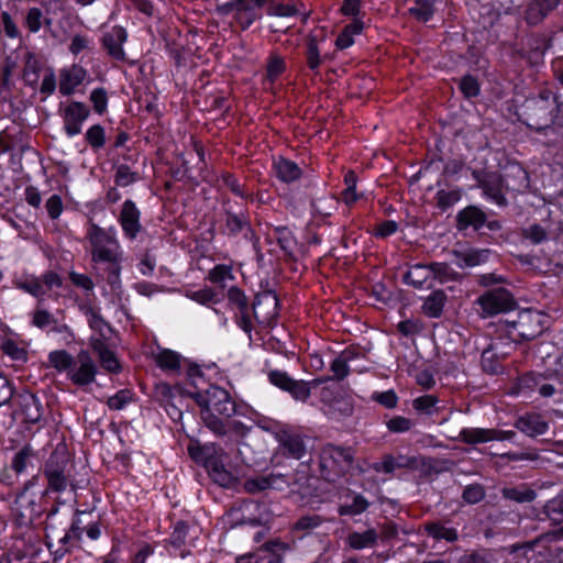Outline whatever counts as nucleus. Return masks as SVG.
<instances>
[{"label":"nucleus","mask_w":563,"mask_h":563,"mask_svg":"<svg viewBox=\"0 0 563 563\" xmlns=\"http://www.w3.org/2000/svg\"><path fill=\"white\" fill-rule=\"evenodd\" d=\"M87 239L91 245V257L95 263H106L121 258L120 244L111 231H106L92 223L88 230Z\"/></svg>","instance_id":"obj_3"},{"label":"nucleus","mask_w":563,"mask_h":563,"mask_svg":"<svg viewBox=\"0 0 563 563\" xmlns=\"http://www.w3.org/2000/svg\"><path fill=\"white\" fill-rule=\"evenodd\" d=\"M563 539V527L544 533L533 541L522 543V544H512L507 550L510 554L514 555L512 561L510 563H531V559L528 556V552L533 551L537 544L539 543H552L554 541H559Z\"/></svg>","instance_id":"obj_9"},{"label":"nucleus","mask_w":563,"mask_h":563,"mask_svg":"<svg viewBox=\"0 0 563 563\" xmlns=\"http://www.w3.org/2000/svg\"><path fill=\"white\" fill-rule=\"evenodd\" d=\"M192 398L201 408L200 417L203 424L216 435L228 433L227 422L221 418H230L236 411V405L230 394L218 386H210L205 391H196Z\"/></svg>","instance_id":"obj_1"},{"label":"nucleus","mask_w":563,"mask_h":563,"mask_svg":"<svg viewBox=\"0 0 563 563\" xmlns=\"http://www.w3.org/2000/svg\"><path fill=\"white\" fill-rule=\"evenodd\" d=\"M438 402V398L433 395H424L418 397L413 400V408L426 415H432L435 411V405Z\"/></svg>","instance_id":"obj_50"},{"label":"nucleus","mask_w":563,"mask_h":563,"mask_svg":"<svg viewBox=\"0 0 563 563\" xmlns=\"http://www.w3.org/2000/svg\"><path fill=\"white\" fill-rule=\"evenodd\" d=\"M463 499L468 504H477L485 497V489L479 484L468 485L464 488Z\"/></svg>","instance_id":"obj_56"},{"label":"nucleus","mask_w":563,"mask_h":563,"mask_svg":"<svg viewBox=\"0 0 563 563\" xmlns=\"http://www.w3.org/2000/svg\"><path fill=\"white\" fill-rule=\"evenodd\" d=\"M86 140L93 148H100L104 145V129L100 124L90 126L86 133Z\"/></svg>","instance_id":"obj_53"},{"label":"nucleus","mask_w":563,"mask_h":563,"mask_svg":"<svg viewBox=\"0 0 563 563\" xmlns=\"http://www.w3.org/2000/svg\"><path fill=\"white\" fill-rule=\"evenodd\" d=\"M68 459L64 453L55 452L49 456L45 465V475L48 485L56 492L66 489L68 484Z\"/></svg>","instance_id":"obj_7"},{"label":"nucleus","mask_w":563,"mask_h":563,"mask_svg":"<svg viewBox=\"0 0 563 563\" xmlns=\"http://www.w3.org/2000/svg\"><path fill=\"white\" fill-rule=\"evenodd\" d=\"M486 221L485 213L477 207L470 206L457 213V227L460 230L473 227L479 229Z\"/></svg>","instance_id":"obj_28"},{"label":"nucleus","mask_w":563,"mask_h":563,"mask_svg":"<svg viewBox=\"0 0 563 563\" xmlns=\"http://www.w3.org/2000/svg\"><path fill=\"white\" fill-rule=\"evenodd\" d=\"M483 317H490L510 310L515 303L511 294L505 288L488 290L476 300Z\"/></svg>","instance_id":"obj_5"},{"label":"nucleus","mask_w":563,"mask_h":563,"mask_svg":"<svg viewBox=\"0 0 563 563\" xmlns=\"http://www.w3.org/2000/svg\"><path fill=\"white\" fill-rule=\"evenodd\" d=\"M510 344H504L501 341L492 342L482 353V367L492 375L500 373L501 365L500 358L506 357L511 350Z\"/></svg>","instance_id":"obj_12"},{"label":"nucleus","mask_w":563,"mask_h":563,"mask_svg":"<svg viewBox=\"0 0 563 563\" xmlns=\"http://www.w3.org/2000/svg\"><path fill=\"white\" fill-rule=\"evenodd\" d=\"M87 316H88L89 327L93 331L98 332L99 335L102 336V339H110L111 328L103 320V318L92 309H89L87 311Z\"/></svg>","instance_id":"obj_40"},{"label":"nucleus","mask_w":563,"mask_h":563,"mask_svg":"<svg viewBox=\"0 0 563 563\" xmlns=\"http://www.w3.org/2000/svg\"><path fill=\"white\" fill-rule=\"evenodd\" d=\"M128 33L122 26H113L103 34L102 45L108 54L118 60L125 59V53L122 45L126 42Z\"/></svg>","instance_id":"obj_17"},{"label":"nucleus","mask_w":563,"mask_h":563,"mask_svg":"<svg viewBox=\"0 0 563 563\" xmlns=\"http://www.w3.org/2000/svg\"><path fill=\"white\" fill-rule=\"evenodd\" d=\"M354 453L350 448L328 443L319 453V470L321 476L328 482H336L351 468Z\"/></svg>","instance_id":"obj_2"},{"label":"nucleus","mask_w":563,"mask_h":563,"mask_svg":"<svg viewBox=\"0 0 563 563\" xmlns=\"http://www.w3.org/2000/svg\"><path fill=\"white\" fill-rule=\"evenodd\" d=\"M152 357L163 371L175 373L180 369L181 355L173 350L157 347L156 351L152 352Z\"/></svg>","instance_id":"obj_27"},{"label":"nucleus","mask_w":563,"mask_h":563,"mask_svg":"<svg viewBox=\"0 0 563 563\" xmlns=\"http://www.w3.org/2000/svg\"><path fill=\"white\" fill-rule=\"evenodd\" d=\"M377 542V533L374 529H368L364 532H352L347 537V543L355 550L372 548Z\"/></svg>","instance_id":"obj_34"},{"label":"nucleus","mask_w":563,"mask_h":563,"mask_svg":"<svg viewBox=\"0 0 563 563\" xmlns=\"http://www.w3.org/2000/svg\"><path fill=\"white\" fill-rule=\"evenodd\" d=\"M90 101L97 113L101 114L106 111L108 104L107 91L103 88L93 89L90 93Z\"/></svg>","instance_id":"obj_60"},{"label":"nucleus","mask_w":563,"mask_h":563,"mask_svg":"<svg viewBox=\"0 0 563 563\" xmlns=\"http://www.w3.org/2000/svg\"><path fill=\"white\" fill-rule=\"evenodd\" d=\"M277 177L284 183H291L301 176L300 167L292 161L278 158L274 163Z\"/></svg>","instance_id":"obj_30"},{"label":"nucleus","mask_w":563,"mask_h":563,"mask_svg":"<svg viewBox=\"0 0 563 563\" xmlns=\"http://www.w3.org/2000/svg\"><path fill=\"white\" fill-rule=\"evenodd\" d=\"M523 236L530 240L533 244H540L548 240L547 231L539 224H532L526 228L522 232Z\"/></svg>","instance_id":"obj_58"},{"label":"nucleus","mask_w":563,"mask_h":563,"mask_svg":"<svg viewBox=\"0 0 563 563\" xmlns=\"http://www.w3.org/2000/svg\"><path fill=\"white\" fill-rule=\"evenodd\" d=\"M209 279L214 284H222L225 279H233L232 269L228 265H217L209 272Z\"/></svg>","instance_id":"obj_62"},{"label":"nucleus","mask_w":563,"mask_h":563,"mask_svg":"<svg viewBox=\"0 0 563 563\" xmlns=\"http://www.w3.org/2000/svg\"><path fill=\"white\" fill-rule=\"evenodd\" d=\"M460 89L466 98H472L479 93V85L473 76H464L460 80Z\"/></svg>","instance_id":"obj_63"},{"label":"nucleus","mask_w":563,"mask_h":563,"mask_svg":"<svg viewBox=\"0 0 563 563\" xmlns=\"http://www.w3.org/2000/svg\"><path fill=\"white\" fill-rule=\"evenodd\" d=\"M86 70L77 65L60 70L59 92L64 96L71 95L75 89L84 81Z\"/></svg>","instance_id":"obj_22"},{"label":"nucleus","mask_w":563,"mask_h":563,"mask_svg":"<svg viewBox=\"0 0 563 563\" xmlns=\"http://www.w3.org/2000/svg\"><path fill=\"white\" fill-rule=\"evenodd\" d=\"M515 427L532 438L544 434L548 430V423L537 413H528L518 418Z\"/></svg>","instance_id":"obj_25"},{"label":"nucleus","mask_w":563,"mask_h":563,"mask_svg":"<svg viewBox=\"0 0 563 563\" xmlns=\"http://www.w3.org/2000/svg\"><path fill=\"white\" fill-rule=\"evenodd\" d=\"M517 335L522 340H533L544 330V316L538 311L525 310L511 322Z\"/></svg>","instance_id":"obj_6"},{"label":"nucleus","mask_w":563,"mask_h":563,"mask_svg":"<svg viewBox=\"0 0 563 563\" xmlns=\"http://www.w3.org/2000/svg\"><path fill=\"white\" fill-rule=\"evenodd\" d=\"M89 109L81 102L73 101L64 110V125L68 136L81 132V124L89 117Z\"/></svg>","instance_id":"obj_13"},{"label":"nucleus","mask_w":563,"mask_h":563,"mask_svg":"<svg viewBox=\"0 0 563 563\" xmlns=\"http://www.w3.org/2000/svg\"><path fill=\"white\" fill-rule=\"evenodd\" d=\"M559 3L560 0H530L526 11V21L531 25L540 23Z\"/></svg>","instance_id":"obj_24"},{"label":"nucleus","mask_w":563,"mask_h":563,"mask_svg":"<svg viewBox=\"0 0 563 563\" xmlns=\"http://www.w3.org/2000/svg\"><path fill=\"white\" fill-rule=\"evenodd\" d=\"M426 530L428 531L429 536L438 540L444 539L446 541L453 542L457 539V532L455 529L446 528L439 523H429L426 526Z\"/></svg>","instance_id":"obj_44"},{"label":"nucleus","mask_w":563,"mask_h":563,"mask_svg":"<svg viewBox=\"0 0 563 563\" xmlns=\"http://www.w3.org/2000/svg\"><path fill=\"white\" fill-rule=\"evenodd\" d=\"M336 201L332 196H324L312 200L313 211L321 217H329L336 207Z\"/></svg>","instance_id":"obj_43"},{"label":"nucleus","mask_w":563,"mask_h":563,"mask_svg":"<svg viewBox=\"0 0 563 563\" xmlns=\"http://www.w3.org/2000/svg\"><path fill=\"white\" fill-rule=\"evenodd\" d=\"M108 264L107 272V282L111 286L112 289H118L121 285L120 273H121V258H117L115 261L106 262Z\"/></svg>","instance_id":"obj_51"},{"label":"nucleus","mask_w":563,"mask_h":563,"mask_svg":"<svg viewBox=\"0 0 563 563\" xmlns=\"http://www.w3.org/2000/svg\"><path fill=\"white\" fill-rule=\"evenodd\" d=\"M190 456L203 464L225 460L228 454L219 444L209 442L202 445H190L188 448Z\"/></svg>","instance_id":"obj_19"},{"label":"nucleus","mask_w":563,"mask_h":563,"mask_svg":"<svg viewBox=\"0 0 563 563\" xmlns=\"http://www.w3.org/2000/svg\"><path fill=\"white\" fill-rule=\"evenodd\" d=\"M406 284L411 285L415 288H432V268L428 264H415L411 265L404 276Z\"/></svg>","instance_id":"obj_20"},{"label":"nucleus","mask_w":563,"mask_h":563,"mask_svg":"<svg viewBox=\"0 0 563 563\" xmlns=\"http://www.w3.org/2000/svg\"><path fill=\"white\" fill-rule=\"evenodd\" d=\"M307 63L310 69H317L321 64L320 53L316 37H310L307 43Z\"/></svg>","instance_id":"obj_57"},{"label":"nucleus","mask_w":563,"mask_h":563,"mask_svg":"<svg viewBox=\"0 0 563 563\" xmlns=\"http://www.w3.org/2000/svg\"><path fill=\"white\" fill-rule=\"evenodd\" d=\"M269 382L278 388L289 393L298 401L306 402L311 395V389L328 382L330 377H320L309 382L292 379L285 372L272 371L268 374Z\"/></svg>","instance_id":"obj_4"},{"label":"nucleus","mask_w":563,"mask_h":563,"mask_svg":"<svg viewBox=\"0 0 563 563\" xmlns=\"http://www.w3.org/2000/svg\"><path fill=\"white\" fill-rule=\"evenodd\" d=\"M43 13L38 8L29 9L25 16V25L30 32L36 33L42 26Z\"/></svg>","instance_id":"obj_59"},{"label":"nucleus","mask_w":563,"mask_h":563,"mask_svg":"<svg viewBox=\"0 0 563 563\" xmlns=\"http://www.w3.org/2000/svg\"><path fill=\"white\" fill-rule=\"evenodd\" d=\"M417 465V459L413 456H407L402 454L384 455L382 462L375 463L373 470L375 472H383L385 474H391L399 468H412Z\"/></svg>","instance_id":"obj_23"},{"label":"nucleus","mask_w":563,"mask_h":563,"mask_svg":"<svg viewBox=\"0 0 563 563\" xmlns=\"http://www.w3.org/2000/svg\"><path fill=\"white\" fill-rule=\"evenodd\" d=\"M501 493L506 499L517 503H530L537 497L536 492L525 485L518 487H505Z\"/></svg>","instance_id":"obj_37"},{"label":"nucleus","mask_w":563,"mask_h":563,"mask_svg":"<svg viewBox=\"0 0 563 563\" xmlns=\"http://www.w3.org/2000/svg\"><path fill=\"white\" fill-rule=\"evenodd\" d=\"M278 299L275 292L264 291L256 295L253 302L255 319L263 324H271L278 314Z\"/></svg>","instance_id":"obj_11"},{"label":"nucleus","mask_w":563,"mask_h":563,"mask_svg":"<svg viewBox=\"0 0 563 563\" xmlns=\"http://www.w3.org/2000/svg\"><path fill=\"white\" fill-rule=\"evenodd\" d=\"M84 516V512H78L71 522L70 529L59 538V543L65 547V551H69V545L81 539V534L87 528Z\"/></svg>","instance_id":"obj_31"},{"label":"nucleus","mask_w":563,"mask_h":563,"mask_svg":"<svg viewBox=\"0 0 563 563\" xmlns=\"http://www.w3.org/2000/svg\"><path fill=\"white\" fill-rule=\"evenodd\" d=\"M368 501L362 495H353L351 504H345L340 507V515H360L368 507Z\"/></svg>","instance_id":"obj_45"},{"label":"nucleus","mask_w":563,"mask_h":563,"mask_svg":"<svg viewBox=\"0 0 563 563\" xmlns=\"http://www.w3.org/2000/svg\"><path fill=\"white\" fill-rule=\"evenodd\" d=\"M33 459V451L30 446L22 448L15 453L11 466L16 474L24 473Z\"/></svg>","instance_id":"obj_41"},{"label":"nucleus","mask_w":563,"mask_h":563,"mask_svg":"<svg viewBox=\"0 0 563 563\" xmlns=\"http://www.w3.org/2000/svg\"><path fill=\"white\" fill-rule=\"evenodd\" d=\"M386 427L390 432L400 433L409 431L412 427V422L410 419L397 416L389 419L386 422Z\"/></svg>","instance_id":"obj_64"},{"label":"nucleus","mask_w":563,"mask_h":563,"mask_svg":"<svg viewBox=\"0 0 563 563\" xmlns=\"http://www.w3.org/2000/svg\"><path fill=\"white\" fill-rule=\"evenodd\" d=\"M33 324L40 329H45L56 324V319L44 309H36L33 313Z\"/></svg>","instance_id":"obj_61"},{"label":"nucleus","mask_w":563,"mask_h":563,"mask_svg":"<svg viewBox=\"0 0 563 563\" xmlns=\"http://www.w3.org/2000/svg\"><path fill=\"white\" fill-rule=\"evenodd\" d=\"M74 357L65 350L53 351L48 354L49 364L58 372H69L74 366Z\"/></svg>","instance_id":"obj_38"},{"label":"nucleus","mask_w":563,"mask_h":563,"mask_svg":"<svg viewBox=\"0 0 563 563\" xmlns=\"http://www.w3.org/2000/svg\"><path fill=\"white\" fill-rule=\"evenodd\" d=\"M356 354L351 350H345L340 353L331 363L330 369L333 373V378L341 380L350 373V362L355 358Z\"/></svg>","instance_id":"obj_33"},{"label":"nucleus","mask_w":563,"mask_h":563,"mask_svg":"<svg viewBox=\"0 0 563 563\" xmlns=\"http://www.w3.org/2000/svg\"><path fill=\"white\" fill-rule=\"evenodd\" d=\"M322 522V519L318 515H308L299 518L295 525V531H301L302 536L308 534L313 529L318 528Z\"/></svg>","instance_id":"obj_47"},{"label":"nucleus","mask_w":563,"mask_h":563,"mask_svg":"<svg viewBox=\"0 0 563 563\" xmlns=\"http://www.w3.org/2000/svg\"><path fill=\"white\" fill-rule=\"evenodd\" d=\"M267 13L269 15L288 18L298 14V9L295 4H283L272 2L268 7Z\"/></svg>","instance_id":"obj_55"},{"label":"nucleus","mask_w":563,"mask_h":563,"mask_svg":"<svg viewBox=\"0 0 563 563\" xmlns=\"http://www.w3.org/2000/svg\"><path fill=\"white\" fill-rule=\"evenodd\" d=\"M544 514L553 521L560 520V517L563 516V492L545 504Z\"/></svg>","instance_id":"obj_49"},{"label":"nucleus","mask_w":563,"mask_h":563,"mask_svg":"<svg viewBox=\"0 0 563 563\" xmlns=\"http://www.w3.org/2000/svg\"><path fill=\"white\" fill-rule=\"evenodd\" d=\"M280 483H286L287 485H290L289 482L285 479V476L279 474L275 475L272 474L269 476H258L255 478H249L244 482V489L250 494H256L260 492H263L267 488H276L280 489L282 485Z\"/></svg>","instance_id":"obj_26"},{"label":"nucleus","mask_w":563,"mask_h":563,"mask_svg":"<svg viewBox=\"0 0 563 563\" xmlns=\"http://www.w3.org/2000/svg\"><path fill=\"white\" fill-rule=\"evenodd\" d=\"M430 265L432 268V283L438 280L440 284H444L459 277V273L446 263L434 262L430 263Z\"/></svg>","instance_id":"obj_39"},{"label":"nucleus","mask_w":563,"mask_h":563,"mask_svg":"<svg viewBox=\"0 0 563 563\" xmlns=\"http://www.w3.org/2000/svg\"><path fill=\"white\" fill-rule=\"evenodd\" d=\"M363 27V22L360 20H354L351 24L346 25L335 41L336 47L340 49L350 47L354 43L353 36L360 34Z\"/></svg>","instance_id":"obj_35"},{"label":"nucleus","mask_w":563,"mask_h":563,"mask_svg":"<svg viewBox=\"0 0 563 563\" xmlns=\"http://www.w3.org/2000/svg\"><path fill=\"white\" fill-rule=\"evenodd\" d=\"M136 180V173H133L128 165H119L115 168V184L118 186H129Z\"/></svg>","instance_id":"obj_54"},{"label":"nucleus","mask_w":563,"mask_h":563,"mask_svg":"<svg viewBox=\"0 0 563 563\" xmlns=\"http://www.w3.org/2000/svg\"><path fill=\"white\" fill-rule=\"evenodd\" d=\"M227 229L231 234H238L244 230H249V222L243 213L236 214L227 212Z\"/></svg>","instance_id":"obj_48"},{"label":"nucleus","mask_w":563,"mask_h":563,"mask_svg":"<svg viewBox=\"0 0 563 563\" xmlns=\"http://www.w3.org/2000/svg\"><path fill=\"white\" fill-rule=\"evenodd\" d=\"M278 442L283 453L292 459L300 460L307 453V444L305 439L298 433L283 431L278 435Z\"/></svg>","instance_id":"obj_18"},{"label":"nucleus","mask_w":563,"mask_h":563,"mask_svg":"<svg viewBox=\"0 0 563 563\" xmlns=\"http://www.w3.org/2000/svg\"><path fill=\"white\" fill-rule=\"evenodd\" d=\"M473 175L478 180L479 187L483 188L487 197L499 206L506 205V199L501 192V178L499 175L488 174L481 177L478 172H474Z\"/></svg>","instance_id":"obj_21"},{"label":"nucleus","mask_w":563,"mask_h":563,"mask_svg":"<svg viewBox=\"0 0 563 563\" xmlns=\"http://www.w3.org/2000/svg\"><path fill=\"white\" fill-rule=\"evenodd\" d=\"M529 125L537 130L549 126L553 121V104L548 98L533 100L528 106Z\"/></svg>","instance_id":"obj_14"},{"label":"nucleus","mask_w":563,"mask_h":563,"mask_svg":"<svg viewBox=\"0 0 563 563\" xmlns=\"http://www.w3.org/2000/svg\"><path fill=\"white\" fill-rule=\"evenodd\" d=\"M0 350L13 361L24 362L26 352L12 339H5L0 343Z\"/></svg>","instance_id":"obj_42"},{"label":"nucleus","mask_w":563,"mask_h":563,"mask_svg":"<svg viewBox=\"0 0 563 563\" xmlns=\"http://www.w3.org/2000/svg\"><path fill=\"white\" fill-rule=\"evenodd\" d=\"M344 183L346 185V188H345V190L342 194L343 201L346 205H352L358 198V196H357V194L355 191L356 183H357V177H356L355 173L352 172V170L347 172L345 174V176H344Z\"/></svg>","instance_id":"obj_46"},{"label":"nucleus","mask_w":563,"mask_h":563,"mask_svg":"<svg viewBox=\"0 0 563 563\" xmlns=\"http://www.w3.org/2000/svg\"><path fill=\"white\" fill-rule=\"evenodd\" d=\"M97 374V367L87 351L78 353L76 360H74V366L68 372L69 379L78 386H85L91 384Z\"/></svg>","instance_id":"obj_8"},{"label":"nucleus","mask_w":563,"mask_h":563,"mask_svg":"<svg viewBox=\"0 0 563 563\" xmlns=\"http://www.w3.org/2000/svg\"><path fill=\"white\" fill-rule=\"evenodd\" d=\"M461 199L460 190H439L437 192V203L442 210H445L455 205Z\"/></svg>","instance_id":"obj_52"},{"label":"nucleus","mask_w":563,"mask_h":563,"mask_svg":"<svg viewBox=\"0 0 563 563\" xmlns=\"http://www.w3.org/2000/svg\"><path fill=\"white\" fill-rule=\"evenodd\" d=\"M490 429L465 428L460 432V439L467 444H477L492 441Z\"/></svg>","instance_id":"obj_36"},{"label":"nucleus","mask_w":563,"mask_h":563,"mask_svg":"<svg viewBox=\"0 0 563 563\" xmlns=\"http://www.w3.org/2000/svg\"><path fill=\"white\" fill-rule=\"evenodd\" d=\"M268 0H235V20L242 29H247L260 18L257 10L266 4Z\"/></svg>","instance_id":"obj_16"},{"label":"nucleus","mask_w":563,"mask_h":563,"mask_svg":"<svg viewBox=\"0 0 563 563\" xmlns=\"http://www.w3.org/2000/svg\"><path fill=\"white\" fill-rule=\"evenodd\" d=\"M32 485L31 481L25 483L24 488L16 494L12 506V511L20 525L31 522L40 515L34 497L27 494V489Z\"/></svg>","instance_id":"obj_10"},{"label":"nucleus","mask_w":563,"mask_h":563,"mask_svg":"<svg viewBox=\"0 0 563 563\" xmlns=\"http://www.w3.org/2000/svg\"><path fill=\"white\" fill-rule=\"evenodd\" d=\"M445 302V292L443 290H434L426 298L422 311L430 318H438L441 316Z\"/></svg>","instance_id":"obj_32"},{"label":"nucleus","mask_w":563,"mask_h":563,"mask_svg":"<svg viewBox=\"0 0 563 563\" xmlns=\"http://www.w3.org/2000/svg\"><path fill=\"white\" fill-rule=\"evenodd\" d=\"M21 411L26 422L36 423L42 417V406L33 394L20 396Z\"/></svg>","instance_id":"obj_29"},{"label":"nucleus","mask_w":563,"mask_h":563,"mask_svg":"<svg viewBox=\"0 0 563 563\" xmlns=\"http://www.w3.org/2000/svg\"><path fill=\"white\" fill-rule=\"evenodd\" d=\"M141 212L132 200H125L122 205L119 222L124 234L134 240L142 229L140 222Z\"/></svg>","instance_id":"obj_15"}]
</instances>
